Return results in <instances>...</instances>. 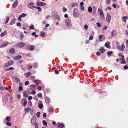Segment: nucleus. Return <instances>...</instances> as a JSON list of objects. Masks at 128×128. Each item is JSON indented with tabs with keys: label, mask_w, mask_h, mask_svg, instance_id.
<instances>
[{
	"label": "nucleus",
	"mask_w": 128,
	"mask_h": 128,
	"mask_svg": "<svg viewBox=\"0 0 128 128\" xmlns=\"http://www.w3.org/2000/svg\"><path fill=\"white\" fill-rule=\"evenodd\" d=\"M125 46V45L124 43L121 44L120 46L118 45L116 46L117 48L122 51H123L124 50Z\"/></svg>",
	"instance_id": "f257e3e1"
},
{
	"label": "nucleus",
	"mask_w": 128,
	"mask_h": 128,
	"mask_svg": "<svg viewBox=\"0 0 128 128\" xmlns=\"http://www.w3.org/2000/svg\"><path fill=\"white\" fill-rule=\"evenodd\" d=\"M79 15V12L77 8H74L73 11V16L74 17H77Z\"/></svg>",
	"instance_id": "f03ea898"
},
{
	"label": "nucleus",
	"mask_w": 128,
	"mask_h": 128,
	"mask_svg": "<svg viewBox=\"0 0 128 128\" xmlns=\"http://www.w3.org/2000/svg\"><path fill=\"white\" fill-rule=\"evenodd\" d=\"M65 24L67 26L70 27L72 26L71 20L68 18L66 19L65 21Z\"/></svg>",
	"instance_id": "7ed1b4c3"
},
{
	"label": "nucleus",
	"mask_w": 128,
	"mask_h": 128,
	"mask_svg": "<svg viewBox=\"0 0 128 128\" xmlns=\"http://www.w3.org/2000/svg\"><path fill=\"white\" fill-rule=\"evenodd\" d=\"M111 18L110 14H107L106 17V20L108 23L111 20Z\"/></svg>",
	"instance_id": "20e7f679"
},
{
	"label": "nucleus",
	"mask_w": 128,
	"mask_h": 128,
	"mask_svg": "<svg viewBox=\"0 0 128 128\" xmlns=\"http://www.w3.org/2000/svg\"><path fill=\"white\" fill-rule=\"evenodd\" d=\"M18 1L16 0L14 2L12 5V7L13 8H16L18 6Z\"/></svg>",
	"instance_id": "39448f33"
},
{
	"label": "nucleus",
	"mask_w": 128,
	"mask_h": 128,
	"mask_svg": "<svg viewBox=\"0 0 128 128\" xmlns=\"http://www.w3.org/2000/svg\"><path fill=\"white\" fill-rule=\"evenodd\" d=\"M8 44V41H6L5 42L2 44L0 45L1 47H4L7 46Z\"/></svg>",
	"instance_id": "423d86ee"
},
{
	"label": "nucleus",
	"mask_w": 128,
	"mask_h": 128,
	"mask_svg": "<svg viewBox=\"0 0 128 128\" xmlns=\"http://www.w3.org/2000/svg\"><path fill=\"white\" fill-rule=\"evenodd\" d=\"M34 4V3L33 2L30 3L27 6L28 8L32 9L34 6L33 5Z\"/></svg>",
	"instance_id": "0eeeda50"
},
{
	"label": "nucleus",
	"mask_w": 128,
	"mask_h": 128,
	"mask_svg": "<svg viewBox=\"0 0 128 128\" xmlns=\"http://www.w3.org/2000/svg\"><path fill=\"white\" fill-rule=\"evenodd\" d=\"M25 46V44L23 42H21L18 44V46L19 48H22Z\"/></svg>",
	"instance_id": "6e6552de"
},
{
	"label": "nucleus",
	"mask_w": 128,
	"mask_h": 128,
	"mask_svg": "<svg viewBox=\"0 0 128 128\" xmlns=\"http://www.w3.org/2000/svg\"><path fill=\"white\" fill-rule=\"evenodd\" d=\"M36 119L35 117H33L31 120V123L33 125H34L36 123Z\"/></svg>",
	"instance_id": "1a4fd4ad"
},
{
	"label": "nucleus",
	"mask_w": 128,
	"mask_h": 128,
	"mask_svg": "<svg viewBox=\"0 0 128 128\" xmlns=\"http://www.w3.org/2000/svg\"><path fill=\"white\" fill-rule=\"evenodd\" d=\"M22 58V56H18L14 57V58L15 60H18Z\"/></svg>",
	"instance_id": "9d476101"
},
{
	"label": "nucleus",
	"mask_w": 128,
	"mask_h": 128,
	"mask_svg": "<svg viewBox=\"0 0 128 128\" xmlns=\"http://www.w3.org/2000/svg\"><path fill=\"white\" fill-rule=\"evenodd\" d=\"M39 103L41 104L38 105V107L40 109H42V108L43 106V104H42V102L40 100L39 101Z\"/></svg>",
	"instance_id": "9b49d317"
},
{
	"label": "nucleus",
	"mask_w": 128,
	"mask_h": 128,
	"mask_svg": "<svg viewBox=\"0 0 128 128\" xmlns=\"http://www.w3.org/2000/svg\"><path fill=\"white\" fill-rule=\"evenodd\" d=\"M116 32L115 30H113L111 32V34L112 36H114L116 35Z\"/></svg>",
	"instance_id": "f8f14e48"
},
{
	"label": "nucleus",
	"mask_w": 128,
	"mask_h": 128,
	"mask_svg": "<svg viewBox=\"0 0 128 128\" xmlns=\"http://www.w3.org/2000/svg\"><path fill=\"white\" fill-rule=\"evenodd\" d=\"M38 4L37 5L38 6H43L44 5H46V4L43 2H40L39 3H38Z\"/></svg>",
	"instance_id": "ddd939ff"
},
{
	"label": "nucleus",
	"mask_w": 128,
	"mask_h": 128,
	"mask_svg": "<svg viewBox=\"0 0 128 128\" xmlns=\"http://www.w3.org/2000/svg\"><path fill=\"white\" fill-rule=\"evenodd\" d=\"M32 81L38 84H40L41 82V81L39 80H33Z\"/></svg>",
	"instance_id": "4468645a"
},
{
	"label": "nucleus",
	"mask_w": 128,
	"mask_h": 128,
	"mask_svg": "<svg viewBox=\"0 0 128 128\" xmlns=\"http://www.w3.org/2000/svg\"><path fill=\"white\" fill-rule=\"evenodd\" d=\"M6 34L7 32L6 30H5L1 33L0 36L1 37H3Z\"/></svg>",
	"instance_id": "2eb2a0df"
},
{
	"label": "nucleus",
	"mask_w": 128,
	"mask_h": 128,
	"mask_svg": "<svg viewBox=\"0 0 128 128\" xmlns=\"http://www.w3.org/2000/svg\"><path fill=\"white\" fill-rule=\"evenodd\" d=\"M22 101H24V103L22 104L23 106H25L27 104V102L26 99H22Z\"/></svg>",
	"instance_id": "dca6fc26"
},
{
	"label": "nucleus",
	"mask_w": 128,
	"mask_h": 128,
	"mask_svg": "<svg viewBox=\"0 0 128 128\" xmlns=\"http://www.w3.org/2000/svg\"><path fill=\"white\" fill-rule=\"evenodd\" d=\"M98 12L99 14L100 15H102L104 14V13L99 8L98 9Z\"/></svg>",
	"instance_id": "f3484780"
},
{
	"label": "nucleus",
	"mask_w": 128,
	"mask_h": 128,
	"mask_svg": "<svg viewBox=\"0 0 128 128\" xmlns=\"http://www.w3.org/2000/svg\"><path fill=\"white\" fill-rule=\"evenodd\" d=\"M9 52L12 54H14L15 52V50L14 48H11Z\"/></svg>",
	"instance_id": "a211bd4d"
},
{
	"label": "nucleus",
	"mask_w": 128,
	"mask_h": 128,
	"mask_svg": "<svg viewBox=\"0 0 128 128\" xmlns=\"http://www.w3.org/2000/svg\"><path fill=\"white\" fill-rule=\"evenodd\" d=\"M34 48V45H31L30 48H29V49L30 50L32 51L33 50Z\"/></svg>",
	"instance_id": "6ab92c4d"
},
{
	"label": "nucleus",
	"mask_w": 128,
	"mask_h": 128,
	"mask_svg": "<svg viewBox=\"0 0 128 128\" xmlns=\"http://www.w3.org/2000/svg\"><path fill=\"white\" fill-rule=\"evenodd\" d=\"M128 18L126 16H124L122 18V21L124 22H126V20Z\"/></svg>",
	"instance_id": "aec40b11"
},
{
	"label": "nucleus",
	"mask_w": 128,
	"mask_h": 128,
	"mask_svg": "<svg viewBox=\"0 0 128 128\" xmlns=\"http://www.w3.org/2000/svg\"><path fill=\"white\" fill-rule=\"evenodd\" d=\"M110 44V42H106L105 44V46L107 48H110V47L109 45Z\"/></svg>",
	"instance_id": "412c9836"
},
{
	"label": "nucleus",
	"mask_w": 128,
	"mask_h": 128,
	"mask_svg": "<svg viewBox=\"0 0 128 128\" xmlns=\"http://www.w3.org/2000/svg\"><path fill=\"white\" fill-rule=\"evenodd\" d=\"M31 110V108H25L24 109V110L26 113H28V111H29V110Z\"/></svg>",
	"instance_id": "4be33fe9"
},
{
	"label": "nucleus",
	"mask_w": 128,
	"mask_h": 128,
	"mask_svg": "<svg viewBox=\"0 0 128 128\" xmlns=\"http://www.w3.org/2000/svg\"><path fill=\"white\" fill-rule=\"evenodd\" d=\"M45 101L46 103H49L50 102V100L49 98L46 97L45 98Z\"/></svg>",
	"instance_id": "5701e85b"
},
{
	"label": "nucleus",
	"mask_w": 128,
	"mask_h": 128,
	"mask_svg": "<svg viewBox=\"0 0 128 128\" xmlns=\"http://www.w3.org/2000/svg\"><path fill=\"white\" fill-rule=\"evenodd\" d=\"M56 21L59 22L60 21V17L59 15H57L55 18Z\"/></svg>",
	"instance_id": "b1692460"
},
{
	"label": "nucleus",
	"mask_w": 128,
	"mask_h": 128,
	"mask_svg": "<svg viewBox=\"0 0 128 128\" xmlns=\"http://www.w3.org/2000/svg\"><path fill=\"white\" fill-rule=\"evenodd\" d=\"M92 11V8L91 6H89L88 8V11L89 12H91Z\"/></svg>",
	"instance_id": "393cba45"
},
{
	"label": "nucleus",
	"mask_w": 128,
	"mask_h": 128,
	"mask_svg": "<svg viewBox=\"0 0 128 128\" xmlns=\"http://www.w3.org/2000/svg\"><path fill=\"white\" fill-rule=\"evenodd\" d=\"M111 0H106V4L107 5H109L110 4Z\"/></svg>",
	"instance_id": "a878e982"
},
{
	"label": "nucleus",
	"mask_w": 128,
	"mask_h": 128,
	"mask_svg": "<svg viewBox=\"0 0 128 128\" xmlns=\"http://www.w3.org/2000/svg\"><path fill=\"white\" fill-rule=\"evenodd\" d=\"M102 35H100L98 36V38L99 41L100 42H101L102 41Z\"/></svg>",
	"instance_id": "bb28decb"
},
{
	"label": "nucleus",
	"mask_w": 128,
	"mask_h": 128,
	"mask_svg": "<svg viewBox=\"0 0 128 128\" xmlns=\"http://www.w3.org/2000/svg\"><path fill=\"white\" fill-rule=\"evenodd\" d=\"M6 121H10L11 120L10 117L9 116H7L6 118Z\"/></svg>",
	"instance_id": "cd10ccee"
},
{
	"label": "nucleus",
	"mask_w": 128,
	"mask_h": 128,
	"mask_svg": "<svg viewBox=\"0 0 128 128\" xmlns=\"http://www.w3.org/2000/svg\"><path fill=\"white\" fill-rule=\"evenodd\" d=\"M42 124H44V125L46 126L47 125V122L45 120H43L42 121Z\"/></svg>",
	"instance_id": "c85d7f7f"
},
{
	"label": "nucleus",
	"mask_w": 128,
	"mask_h": 128,
	"mask_svg": "<svg viewBox=\"0 0 128 128\" xmlns=\"http://www.w3.org/2000/svg\"><path fill=\"white\" fill-rule=\"evenodd\" d=\"M64 125L63 124H60L58 125V127L59 128H63L64 127Z\"/></svg>",
	"instance_id": "c756f323"
},
{
	"label": "nucleus",
	"mask_w": 128,
	"mask_h": 128,
	"mask_svg": "<svg viewBox=\"0 0 128 128\" xmlns=\"http://www.w3.org/2000/svg\"><path fill=\"white\" fill-rule=\"evenodd\" d=\"M100 51L102 53H103L105 52V50L103 47H102L100 49Z\"/></svg>",
	"instance_id": "7c9ffc66"
},
{
	"label": "nucleus",
	"mask_w": 128,
	"mask_h": 128,
	"mask_svg": "<svg viewBox=\"0 0 128 128\" xmlns=\"http://www.w3.org/2000/svg\"><path fill=\"white\" fill-rule=\"evenodd\" d=\"M29 111H30V113L31 114H34V110L31 108V110H29Z\"/></svg>",
	"instance_id": "2f4dec72"
},
{
	"label": "nucleus",
	"mask_w": 128,
	"mask_h": 128,
	"mask_svg": "<svg viewBox=\"0 0 128 128\" xmlns=\"http://www.w3.org/2000/svg\"><path fill=\"white\" fill-rule=\"evenodd\" d=\"M27 14H25L24 13H23L22 14L20 15L22 17H25L26 16H27Z\"/></svg>",
	"instance_id": "473e14b6"
},
{
	"label": "nucleus",
	"mask_w": 128,
	"mask_h": 128,
	"mask_svg": "<svg viewBox=\"0 0 128 128\" xmlns=\"http://www.w3.org/2000/svg\"><path fill=\"white\" fill-rule=\"evenodd\" d=\"M41 36L43 37H44L45 36L46 34L44 32H41Z\"/></svg>",
	"instance_id": "72a5a7b5"
},
{
	"label": "nucleus",
	"mask_w": 128,
	"mask_h": 128,
	"mask_svg": "<svg viewBox=\"0 0 128 128\" xmlns=\"http://www.w3.org/2000/svg\"><path fill=\"white\" fill-rule=\"evenodd\" d=\"M20 80V79L18 78H16L15 79V81L18 83L19 82Z\"/></svg>",
	"instance_id": "f704fd0d"
},
{
	"label": "nucleus",
	"mask_w": 128,
	"mask_h": 128,
	"mask_svg": "<svg viewBox=\"0 0 128 128\" xmlns=\"http://www.w3.org/2000/svg\"><path fill=\"white\" fill-rule=\"evenodd\" d=\"M9 20H10L9 17L8 16H7V17L6 19V22H5L6 24L8 22Z\"/></svg>",
	"instance_id": "c9c22d12"
},
{
	"label": "nucleus",
	"mask_w": 128,
	"mask_h": 128,
	"mask_svg": "<svg viewBox=\"0 0 128 128\" xmlns=\"http://www.w3.org/2000/svg\"><path fill=\"white\" fill-rule=\"evenodd\" d=\"M38 63H35L34 65H33V67L34 68H36L38 66Z\"/></svg>",
	"instance_id": "e433bc0d"
},
{
	"label": "nucleus",
	"mask_w": 128,
	"mask_h": 128,
	"mask_svg": "<svg viewBox=\"0 0 128 128\" xmlns=\"http://www.w3.org/2000/svg\"><path fill=\"white\" fill-rule=\"evenodd\" d=\"M40 98L42 96V94L41 93H39L37 95Z\"/></svg>",
	"instance_id": "4c0bfd02"
},
{
	"label": "nucleus",
	"mask_w": 128,
	"mask_h": 128,
	"mask_svg": "<svg viewBox=\"0 0 128 128\" xmlns=\"http://www.w3.org/2000/svg\"><path fill=\"white\" fill-rule=\"evenodd\" d=\"M31 74V73L30 72H28L26 74V77H27L28 76L30 75Z\"/></svg>",
	"instance_id": "58836bf2"
},
{
	"label": "nucleus",
	"mask_w": 128,
	"mask_h": 128,
	"mask_svg": "<svg viewBox=\"0 0 128 128\" xmlns=\"http://www.w3.org/2000/svg\"><path fill=\"white\" fill-rule=\"evenodd\" d=\"M6 124L7 125L9 126H11L12 125L11 123H10L9 122H7L6 123Z\"/></svg>",
	"instance_id": "ea45409f"
},
{
	"label": "nucleus",
	"mask_w": 128,
	"mask_h": 128,
	"mask_svg": "<svg viewBox=\"0 0 128 128\" xmlns=\"http://www.w3.org/2000/svg\"><path fill=\"white\" fill-rule=\"evenodd\" d=\"M4 66L6 67H8L10 66L8 62L6 63L5 64Z\"/></svg>",
	"instance_id": "a19ab883"
},
{
	"label": "nucleus",
	"mask_w": 128,
	"mask_h": 128,
	"mask_svg": "<svg viewBox=\"0 0 128 128\" xmlns=\"http://www.w3.org/2000/svg\"><path fill=\"white\" fill-rule=\"evenodd\" d=\"M35 88V86L34 85H32L30 87V88L32 90H33Z\"/></svg>",
	"instance_id": "79ce46f5"
},
{
	"label": "nucleus",
	"mask_w": 128,
	"mask_h": 128,
	"mask_svg": "<svg viewBox=\"0 0 128 128\" xmlns=\"http://www.w3.org/2000/svg\"><path fill=\"white\" fill-rule=\"evenodd\" d=\"M93 39V36H90L89 37V39L90 40H92Z\"/></svg>",
	"instance_id": "37998d69"
},
{
	"label": "nucleus",
	"mask_w": 128,
	"mask_h": 128,
	"mask_svg": "<svg viewBox=\"0 0 128 128\" xmlns=\"http://www.w3.org/2000/svg\"><path fill=\"white\" fill-rule=\"evenodd\" d=\"M30 29H32V30H34V26L33 25H32L31 26H30Z\"/></svg>",
	"instance_id": "c03bdc74"
},
{
	"label": "nucleus",
	"mask_w": 128,
	"mask_h": 128,
	"mask_svg": "<svg viewBox=\"0 0 128 128\" xmlns=\"http://www.w3.org/2000/svg\"><path fill=\"white\" fill-rule=\"evenodd\" d=\"M40 112H37V113L36 114L38 118H39L40 117Z\"/></svg>",
	"instance_id": "a18cd8bd"
},
{
	"label": "nucleus",
	"mask_w": 128,
	"mask_h": 128,
	"mask_svg": "<svg viewBox=\"0 0 128 128\" xmlns=\"http://www.w3.org/2000/svg\"><path fill=\"white\" fill-rule=\"evenodd\" d=\"M112 53V52L111 51H108L107 52V54L108 55H109L111 54Z\"/></svg>",
	"instance_id": "49530a36"
},
{
	"label": "nucleus",
	"mask_w": 128,
	"mask_h": 128,
	"mask_svg": "<svg viewBox=\"0 0 128 128\" xmlns=\"http://www.w3.org/2000/svg\"><path fill=\"white\" fill-rule=\"evenodd\" d=\"M8 62L10 65L14 63L13 61L12 60Z\"/></svg>",
	"instance_id": "de8ad7c7"
},
{
	"label": "nucleus",
	"mask_w": 128,
	"mask_h": 128,
	"mask_svg": "<svg viewBox=\"0 0 128 128\" xmlns=\"http://www.w3.org/2000/svg\"><path fill=\"white\" fill-rule=\"evenodd\" d=\"M100 18L101 20H103L104 19V14L102 15H100Z\"/></svg>",
	"instance_id": "09e8293b"
},
{
	"label": "nucleus",
	"mask_w": 128,
	"mask_h": 128,
	"mask_svg": "<svg viewBox=\"0 0 128 128\" xmlns=\"http://www.w3.org/2000/svg\"><path fill=\"white\" fill-rule=\"evenodd\" d=\"M15 23V22L14 20H12L11 21L10 24V25H12Z\"/></svg>",
	"instance_id": "8fccbe9b"
},
{
	"label": "nucleus",
	"mask_w": 128,
	"mask_h": 128,
	"mask_svg": "<svg viewBox=\"0 0 128 128\" xmlns=\"http://www.w3.org/2000/svg\"><path fill=\"white\" fill-rule=\"evenodd\" d=\"M84 29H85V30L87 29H88V25L87 24H86L84 26Z\"/></svg>",
	"instance_id": "3c124183"
},
{
	"label": "nucleus",
	"mask_w": 128,
	"mask_h": 128,
	"mask_svg": "<svg viewBox=\"0 0 128 128\" xmlns=\"http://www.w3.org/2000/svg\"><path fill=\"white\" fill-rule=\"evenodd\" d=\"M54 111V110L52 108H50L49 110V112H52Z\"/></svg>",
	"instance_id": "603ef678"
},
{
	"label": "nucleus",
	"mask_w": 128,
	"mask_h": 128,
	"mask_svg": "<svg viewBox=\"0 0 128 128\" xmlns=\"http://www.w3.org/2000/svg\"><path fill=\"white\" fill-rule=\"evenodd\" d=\"M31 94H36V92L34 90H33L31 92Z\"/></svg>",
	"instance_id": "864d4df0"
},
{
	"label": "nucleus",
	"mask_w": 128,
	"mask_h": 128,
	"mask_svg": "<svg viewBox=\"0 0 128 128\" xmlns=\"http://www.w3.org/2000/svg\"><path fill=\"white\" fill-rule=\"evenodd\" d=\"M23 96L24 97H26V98H27L28 96L27 94H26L25 92L24 93Z\"/></svg>",
	"instance_id": "5fc2aeb1"
},
{
	"label": "nucleus",
	"mask_w": 128,
	"mask_h": 128,
	"mask_svg": "<svg viewBox=\"0 0 128 128\" xmlns=\"http://www.w3.org/2000/svg\"><path fill=\"white\" fill-rule=\"evenodd\" d=\"M29 82L28 81H26L25 82V86H27L29 84Z\"/></svg>",
	"instance_id": "6e6d98bb"
},
{
	"label": "nucleus",
	"mask_w": 128,
	"mask_h": 128,
	"mask_svg": "<svg viewBox=\"0 0 128 128\" xmlns=\"http://www.w3.org/2000/svg\"><path fill=\"white\" fill-rule=\"evenodd\" d=\"M20 37L21 38H24V35L22 34H20Z\"/></svg>",
	"instance_id": "4d7b16f0"
},
{
	"label": "nucleus",
	"mask_w": 128,
	"mask_h": 128,
	"mask_svg": "<svg viewBox=\"0 0 128 128\" xmlns=\"http://www.w3.org/2000/svg\"><path fill=\"white\" fill-rule=\"evenodd\" d=\"M112 9V8H111L108 7V8H107L105 10L106 11L107 10H110Z\"/></svg>",
	"instance_id": "13d9d810"
},
{
	"label": "nucleus",
	"mask_w": 128,
	"mask_h": 128,
	"mask_svg": "<svg viewBox=\"0 0 128 128\" xmlns=\"http://www.w3.org/2000/svg\"><path fill=\"white\" fill-rule=\"evenodd\" d=\"M66 10H67V9L66 8H65L64 7L63 8L62 11L63 12H64L66 11Z\"/></svg>",
	"instance_id": "bf43d9fd"
},
{
	"label": "nucleus",
	"mask_w": 128,
	"mask_h": 128,
	"mask_svg": "<svg viewBox=\"0 0 128 128\" xmlns=\"http://www.w3.org/2000/svg\"><path fill=\"white\" fill-rule=\"evenodd\" d=\"M22 89V86H19L18 87V90H21Z\"/></svg>",
	"instance_id": "052dcab7"
},
{
	"label": "nucleus",
	"mask_w": 128,
	"mask_h": 128,
	"mask_svg": "<svg viewBox=\"0 0 128 128\" xmlns=\"http://www.w3.org/2000/svg\"><path fill=\"white\" fill-rule=\"evenodd\" d=\"M124 68L125 69H127L128 68V66L127 65H125L124 66Z\"/></svg>",
	"instance_id": "680f3d73"
},
{
	"label": "nucleus",
	"mask_w": 128,
	"mask_h": 128,
	"mask_svg": "<svg viewBox=\"0 0 128 128\" xmlns=\"http://www.w3.org/2000/svg\"><path fill=\"white\" fill-rule=\"evenodd\" d=\"M38 11L39 12H41V11L42 10L41 8H40V7H39L38 8Z\"/></svg>",
	"instance_id": "e2e57ef3"
},
{
	"label": "nucleus",
	"mask_w": 128,
	"mask_h": 128,
	"mask_svg": "<svg viewBox=\"0 0 128 128\" xmlns=\"http://www.w3.org/2000/svg\"><path fill=\"white\" fill-rule=\"evenodd\" d=\"M17 25L18 26H21V24L20 23L18 22L17 23Z\"/></svg>",
	"instance_id": "0e129e2a"
},
{
	"label": "nucleus",
	"mask_w": 128,
	"mask_h": 128,
	"mask_svg": "<svg viewBox=\"0 0 128 128\" xmlns=\"http://www.w3.org/2000/svg\"><path fill=\"white\" fill-rule=\"evenodd\" d=\"M96 24H97V25L98 27H100V26H101V25H100V23H99L97 22L96 23Z\"/></svg>",
	"instance_id": "69168bd1"
},
{
	"label": "nucleus",
	"mask_w": 128,
	"mask_h": 128,
	"mask_svg": "<svg viewBox=\"0 0 128 128\" xmlns=\"http://www.w3.org/2000/svg\"><path fill=\"white\" fill-rule=\"evenodd\" d=\"M46 113H44L43 114V116L44 118L46 117Z\"/></svg>",
	"instance_id": "338daca9"
},
{
	"label": "nucleus",
	"mask_w": 128,
	"mask_h": 128,
	"mask_svg": "<svg viewBox=\"0 0 128 128\" xmlns=\"http://www.w3.org/2000/svg\"><path fill=\"white\" fill-rule=\"evenodd\" d=\"M112 6L114 8H116V5L115 4H112Z\"/></svg>",
	"instance_id": "774afa93"
}]
</instances>
